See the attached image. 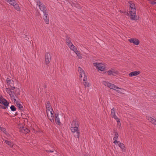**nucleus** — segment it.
Returning a JSON list of instances; mask_svg holds the SVG:
<instances>
[{
  "label": "nucleus",
  "mask_w": 156,
  "mask_h": 156,
  "mask_svg": "<svg viewBox=\"0 0 156 156\" xmlns=\"http://www.w3.org/2000/svg\"><path fill=\"white\" fill-rule=\"evenodd\" d=\"M129 6V15L132 20H136V9L135 4L132 2H128Z\"/></svg>",
  "instance_id": "1"
},
{
  "label": "nucleus",
  "mask_w": 156,
  "mask_h": 156,
  "mask_svg": "<svg viewBox=\"0 0 156 156\" xmlns=\"http://www.w3.org/2000/svg\"><path fill=\"white\" fill-rule=\"evenodd\" d=\"M79 122L78 121L73 120L71 123L70 129L72 132L77 134L75 137L79 138L80 136V130L79 129Z\"/></svg>",
  "instance_id": "2"
},
{
  "label": "nucleus",
  "mask_w": 156,
  "mask_h": 156,
  "mask_svg": "<svg viewBox=\"0 0 156 156\" xmlns=\"http://www.w3.org/2000/svg\"><path fill=\"white\" fill-rule=\"evenodd\" d=\"M102 84L106 86L109 88L110 89H113L116 90L117 92L119 93H121V92L118 89H122V88L117 87L115 85L111 83L108 82L103 81L102 82Z\"/></svg>",
  "instance_id": "3"
},
{
  "label": "nucleus",
  "mask_w": 156,
  "mask_h": 156,
  "mask_svg": "<svg viewBox=\"0 0 156 156\" xmlns=\"http://www.w3.org/2000/svg\"><path fill=\"white\" fill-rule=\"evenodd\" d=\"M94 66L96 67L98 71H104L106 67V65L104 63H98L97 62L93 63Z\"/></svg>",
  "instance_id": "4"
},
{
  "label": "nucleus",
  "mask_w": 156,
  "mask_h": 156,
  "mask_svg": "<svg viewBox=\"0 0 156 156\" xmlns=\"http://www.w3.org/2000/svg\"><path fill=\"white\" fill-rule=\"evenodd\" d=\"M66 41L67 44L68 45L69 48L71 50H73L74 48L76 47L70 41V38L69 37H66Z\"/></svg>",
  "instance_id": "5"
},
{
  "label": "nucleus",
  "mask_w": 156,
  "mask_h": 156,
  "mask_svg": "<svg viewBox=\"0 0 156 156\" xmlns=\"http://www.w3.org/2000/svg\"><path fill=\"white\" fill-rule=\"evenodd\" d=\"M19 131L24 133H28L30 132V130L26 127H24L23 125L20 124L18 126Z\"/></svg>",
  "instance_id": "6"
},
{
  "label": "nucleus",
  "mask_w": 156,
  "mask_h": 156,
  "mask_svg": "<svg viewBox=\"0 0 156 156\" xmlns=\"http://www.w3.org/2000/svg\"><path fill=\"white\" fill-rule=\"evenodd\" d=\"M37 5L38 6V7L40 10L42 11L43 13H45L46 12V8L45 6L43 4V3L40 0H37Z\"/></svg>",
  "instance_id": "7"
},
{
  "label": "nucleus",
  "mask_w": 156,
  "mask_h": 156,
  "mask_svg": "<svg viewBox=\"0 0 156 156\" xmlns=\"http://www.w3.org/2000/svg\"><path fill=\"white\" fill-rule=\"evenodd\" d=\"M51 57L49 52L46 53L45 56V64L48 65L50 62Z\"/></svg>",
  "instance_id": "8"
},
{
  "label": "nucleus",
  "mask_w": 156,
  "mask_h": 156,
  "mask_svg": "<svg viewBox=\"0 0 156 156\" xmlns=\"http://www.w3.org/2000/svg\"><path fill=\"white\" fill-rule=\"evenodd\" d=\"M6 81L8 85H9L10 86L12 90H13L15 89V87L14 86V82L12 80L8 78L6 79Z\"/></svg>",
  "instance_id": "9"
},
{
  "label": "nucleus",
  "mask_w": 156,
  "mask_h": 156,
  "mask_svg": "<svg viewBox=\"0 0 156 156\" xmlns=\"http://www.w3.org/2000/svg\"><path fill=\"white\" fill-rule=\"evenodd\" d=\"M78 70L80 73V76L81 78L82 77H87L84 71L80 67L78 68Z\"/></svg>",
  "instance_id": "10"
},
{
  "label": "nucleus",
  "mask_w": 156,
  "mask_h": 156,
  "mask_svg": "<svg viewBox=\"0 0 156 156\" xmlns=\"http://www.w3.org/2000/svg\"><path fill=\"white\" fill-rule=\"evenodd\" d=\"M0 103L2 104L6 107L8 106L9 104V102L2 96L0 97Z\"/></svg>",
  "instance_id": "11"
},
{
  "label": "nucleus",
  "mask_w": 156,
  "mask_h": 156,
  "mask_svg": "<svg viewBox=\"0 0 156 156\" xmlns=\"http://www.w3.org/2000/svg\"><path fill=\"white\" fill-rule=\"evenodd\" d=\"M128 41L131 43H133L135 45H139L140 41L137 39L132 38L128 39Z\"/></svg>",
  "instance_id": "12"
},
{
  "label": "nucleus",
  "mask_w": 156,
  "mask_h": 156,
  "mask_svg": "<svg viewBox=\"0 0 156 156\" xmlns=\"http://www.w3.org/2000/svg\"><path fill=\"white\" fill-rule=\"evenodd\" d=\"M140 72L139 71H135L130 72L128 74V76L129 77H132L134 76H136L140 73Z\"/></svg>",
  "instance_id": "13"
},
{
  "label": "nucleus",
  "mask_w": 156,
  "mask_h": 156,
  "mask_svg": "<svg viewBox=\"0 0 156 156\" xmlns=\"http://www.w3.org/2000/svg\"><path fill=\"white\" fill-rule=\"evenodd\" d=\"M118 72L117 71H115L113 69L109 70L107 72L108 74L110 76H115L118 74Z\"/></svg>",
  "instance_id": "14"
},
{
  "label": "nucleus",
  "mask_w": 156,
  "mask_h": 156,
  "mask_svg": "<svg viewBox=\"0 0 156 156\" xmlns=\"http://www.w3.org/2000/svg\"><path fill=\"white\" fill-rule=\"evenodd\" d=\"M44 14L43 18L44 22L46 24H48L49 22L48 14L46 12L44 13Z\"/></svg>",
  "instance_id": "15"
},
{
  "label": "nucleus",
  "mask_w": 156,
  "mask_h": 156,
  "mask_svg": "<svg viewBox=\"0 0 156 156\" xmlns=\"http://www.w3.org/2000/svg\"><path fill=\"white\" fill-rule=\"evenodd\" d=\"M74 52L76 53L77 56L78 57V58L80 59L82 58L83 57L81 53H80L79 51H78L77 48H76L73 50Z\"/></svg>",
  "instance_id": "16"
},
{
  "label": "nucleus",
  "mask_w": 156,
  "mask_h": 156,
  "mask_svg": "<svg viewBox=\"0 0 156 156\" xmlns=\"http://www.w3.org/2000/svg\"><path fill=\"white\" fill-rule=\"evenodd\" d=\"M117 144L123 151H125L126 147L123 144L119 141V142H118L116 143V145H117Z\"/></svg>",
  "instance_id": "17"
},
{
  "label": "nucleus",
  "mask_w": 156,
  "mask_h": 156,
  "mask_svg": "<svg viewBox=\"0 0 156 156\" xmlns=\"http://www.w3.org/2000/svg\"><path fill=\"white\" fill-rule=\"evenodd\" d=\"M46 110H51L52 111V110H53L51 106L49 101H47V104L46 105Z\"/></svg>",
  "instance_id": "18"
},
{
  "label": "nucleus",
  "mask_w": 156,
  "mask_h": 156,
  "mask_svg": "<svg viewBox=\"0 0 156 156\" xmlns=\"http://www.w3.org/2000/svg\"><path fill=\"white\" fill-rule=\"evenodd\" d=\"M5 143L9 145L10 147L12 148L13 145H14V143L11 141H8L6 140H4Z\"/></svg>",
  "instance_id": "19"
},
{
  "label": "nucleus",
  "mask_w": 156,
  "mask_h": 156,
  "mask_svg": "<svg viewBox=\"0 0 156 156\" xmlns=\"http://www.w3.org/2000/svg\"><path fill=\"white\" fill-rule=\"evenodd\" d=\"M119 136V134L117 133H115V136L113 138V140L114 141L113 142L114 144H116V143L118 142H119V141L117 140V139Z\"/></svg>",
  "instance_id": "20"
},
{
  "label": "nucleus",
  "mask_w": 156,
  "mask_h": 156,
  "mask_svg": "<svg viewBox=\"0 0 156 156\" xmlns=\"http://www.w3.org/2000/svg\"><path fill=\"white\" fill-rule=\"evenodd\" d=\"M46 112L47 117H53L54 113L53 110H52V111L46 110Z\"/></svg>",
  "instance_id": "21"
},
{
  "label": "nucleus",
  "mask_w": 156,
  "mask_h": 156,
  "mask_svg": "<svg viewBox=\"0 0 156 156\" xmlns=\"http://www.w3.org/2000/svg\"><path fill=\"white\" fill-rule=\"evenodd\" d=\"M83 84L85 87H88L90 86L89 83L87 82V77H84L83 79Z\"/></svg>",
  "instance_id": "22"
},
{
  "label": "nucleus",
  "mask_w": 156,
  "mask_h": 156,
  "mask_svg": "<svg viewBox=\"0 0 156 156\" xmlns=\"http://www.w3.org/2000/svg\"><path fill=\"white\" fill-rule=\"evenodd\" d=\"M148 120L151 123L155 125H156V118H148Z\"/></svg>",
  "instance_id": "23"
},
{
  "label": "nucleus",
  "mask_w": 156,
  "mask_h": 156,
  "mask_svg": "<svg viewBox=\"0 0 156 156\" xmlns=\"http://www.w3.org/2000/svg\"><path fill=\"white\" fill-rule=\"evenodd\" d=\"M13 101H14V102L16 103V105L18 104H19L21 103L20 100L16 96L14 98L12 99Z\"/></svg>",
  "instance_id": "24"
},
{
  "label": "nucleus",
  "mask_w": 156,
  "mask_h": 156,
  "mask_svg": "<svg viewBox=\"0 0 156 156\" xmlns=\"http://www.w3.org/2000/svg\"><path fill=\"white\" fill-rule=\"evenodd\" d=\"M10 97L12 99V100L13 98H14L16 97L15 94L14 92L13 91H11L10 93L9 94Z\"/></svg>",
  "instance_id": "25"
},
{
  "label": "nucleus",
  "mask_w": 156,
  "mask_h": 156,
  "mask_svg": "<svg viewBox=\"0 0 156 156\" xmlns=\"http://www.w3.org/2000/svg\"><path fill=\"white\" fill-rule=\"evenodd\" d=\"M111 115L112 117H115V111L114 108L111 110Z\"/></svg>",
  "instance_id": "26"
},
{
  "label": "nucleus",
  "mask_w": 156,
  "mask_h": 156,
  "mask_svg": "<svg viewBox=\"0 0 156 156\" xmlns=\"http://www.w3.org/2000/svg\"><path fill=\"white\" fill-rule=\"evenodd\" d=\"M56 123L59 125H60L61 122L59 118H55Z\"/></svg>",
  "instance_id": "27"
},
{
  "label": "nucleus",
  "mask_w": 156,
  "mask_h": 156,
  "mask_svg": "<svg viewBox=\"0 0 156 156\" xmlns=\"http://www.w3.org/2000/svg\"><path fill=\"white\" fill-rule=\"evenodd\" d=\"M0 128L2 132H3L6 135H7L8 136L9 134L8 133H6V131L5 129L4 128H3L1 127H0Z\"/></svg>",
  "instance_id": "28"
},
{
  "label": "nucleus",
  "mask_w": 156,
  "mask_h": 156,
  "mask_svg": "<svg viewBox=\"0 0 156 156\" xmlns=\"http://www.w3.org/2000/svg\"><path fill=\"white\" fill-rule=\"evenodd\" d=\"M115 119L116 121L117 122L118 126H119V127L121 126V123L120 122V119L118 118H114Z\"/></svg>",
  "instance_id": "29"
},
{
  "label": "nucleus",
  "mask_w": 156,
  "mask_h": 156,
  "mask_svg": "<svg viewBox=\"0 0 156 156\" xmlns=\"http://www.w3.org/2000/svg\"><path fill=\"white\" fill-rule=\"evenodd\" d=\"M17 106L20 110H23V106L20 103L17 105Z\"/></svg>",
  "instance_id": "30"
},
{
  "label": "nucleus",
  "mask_w": 156,
  "mask_h": 156,
  "mask_svg": "<svg viewBox=\"0 0 156 156\" xmlns=\"http://www.w3.org/2000/svg\"><path fill=\"white\" fill-rule=\"evenodd\" d=\"M21 116L22 117H24L25 116V117H28V115L25 114V112L24 111H23L21 112Z\"/></svg>",
  "instance_id": "31"
},
{
  "label": "nucleus",
  "mask_w": 156,
  "mask_h": 156,
  "mask_svg": "<svg viewBox=\"0 0 156 156\" xmlns=\"http://www.w3.org/2000/svg\"><path fill=\"white\" fill-rule=\"evenodd\" d=\"M10 108L12 111H15L16 110V108L14 105H11Z\"/></svg>",
  "instance_id": "32"
},
{
  "label": "nucleus",
  "mask_w": 156,
  "mask_h": 156,
  "mask_svg": "<svg viewBox=\"0 0 156 156\" xmlns=\"http://www.w3.org/2000/svg\"><path fill=\"white\" fill-rule=\"evenodd\" d=\"M60 113H61L62 112H56L55 113V117H58L59 116Z\"/></svg>",
  "instance_id": "33"
},
{
  "label": "nucleus",
  "mask_w": 156,
  "mask_h": 156,
  "mask_svg": "<svg viewBox=\"0 0 156 156\" xmlns=\"http://www.w3.org/2000/svg\"><path fill=\"white\" fill-rule=\"evenodd\" d=\"M12 91L9 88H6V92L7 93L9 94L10 93V92Z\"/></svg>",
  "instance_id": "34"
},
{
  "label": "nucleus",
  "mask_w": 156,
  "mask_h": 156,
  "mask_svg": "<svg viewBox=\"0 0 156 156\" xmlns=\"http://www.w3.org/2000/svg\"><path fill=\"white\" fill-rule=\"evenodd\" d=\"M12 91L9 88H6V92L7 93L9 94L10 93V92Z\"/></svg>",
  "instance_id": "35"
},
{
  "label": "nucleus",
  "mask_w": 156,
  "mask_h": 156,
  "mask_svg": "<svg viewBox=\"0 0 156 156\" xmlns=\"http://www.w3.org/2000/svg\"><path fill=\"white\" fill-rule=\"evenodd\" d=\"M151 4L153 5H154L156 4V2L155 1H151Z\"/></svg>",
  "instance_id": "36"
},
{
  "label": "nucleus",
  "mask_w": 156,
  "mask_h": 156,
  "mask_svg": "<svg viewBox=\"0 0 156 156\" xmlns=\"http://www.w3.org/2000/svg\"><path fill=\"white\" fill-rule=\"evenodd\" d=\"M45 151L47 153H49V152L52 153V152H54V151H52V150H46Z\"/></svg>",
  "instance_id": "37"
},
{
  "label": "nucleus",
  "mask_w": 156,
  "mask_h": 156,
  "mask_svg": "<svg viewBox=\"0 0 156 156\" xmlns=\"http://www.w3.org/2000/svg\"><path fill=\"white\" fill-rule=\"evenodd\" d=\"M49 119L51 122H54V119L53 118H51Z\"/></svg>",
  "instance_id": "38"
},
{
  "label": "nucleus",
  "mask_w": 156,
  "mask_h": 156,
  "mask_svg": "<svg viewBox=\"0 0 156 156\" xmlns=\"http://www.w3.org/2000/svg\"><path fill=\"white\" fill-rule=\"evenodd\" d=\"M59 116H65V115L63 113H62V114L60 113Z\"/></svg>",
  "instance_id": "39"
},
{
  "label": "nucleus",
  "mask_w": 156,
  "mask_h": 156,
  "mask_svg": "<svg viewBox=\"0 0 156 156\" xmlns=\"http://www.w3.org/2000/svg\"><path fill=\"white\" fill-rule=\"evenodd\" d=\"M78 8L80 9L81 8V7L80 6V7H79Z\"/></svg>",
  "instance_id": "40"
},
{
  "label": "nucleus",
  "mask_w": 156,
  "mask_h": 156,
  "mask_svg": "<svg viewBox=\"0 0 156 156\" xmlns=\"http://www.w3.org/2000/svg\"><path fill=\"white\" fill-rule=\"evenodd\" d=\"M155 97L156 98V95L155 96Z\"/></svg>",
  "instance_id": "41"
}]
</instances>
